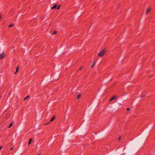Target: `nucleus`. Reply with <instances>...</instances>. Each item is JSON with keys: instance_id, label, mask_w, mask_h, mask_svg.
I'll use <instances>...</instances> for the list:
<instances>
[{"instance_id": "nucleus-1", "label": "nucleus", "mask_w": 155, "mask_h": 155, "mask_svg": "<svg viewBox=\"0 0 155 155\" xmlns=\"http://www.w3.org/2000/svg\"><path fill=\"white\" fill-rule=\"evenodd\" d=\"M105 51L104 49H103L97 54L99 57H102L104 54Z\"/></svg>"}, {"instance_id": "nucleus-2", "label": "nucleus", "mask_w": 155, "mask_h": 155, "mask_svg": "<svg viewBox=\"0 0 155 155\" xmlns=\"http://www.w3.org/2000/svg\"><path fill=\"white\" fill-rule=\"evenodd\" d=\"M5 56V53L3 52L1 54H0V58L1 59L3 58Z\"/></svg>"}, {"instance_id": "nucleus-3", "label": "nucleus", "mask_w": 155, "mask_h": 155, "mask_svg": "<svg viewBox=\"0 0 155 155\" xmlns=\"http://www.w3.org/2000/svg\"><path fill=\"white\" fill-rule=\"evenodd\" d=\"M116 98V97H115V96H114L113 97H112L111 99H110V100H109V102H111V101L113 100H114V99H115Z\"/></svg>"}, {"instance_id": "nucleus-4", "label": "nucleus", "mask_w": 155, "mask_h": 155, "mask_svg": "<svg viewBox=\"0 0 155 155\" xmlns=\"http://www.w3.org/2000/svg\"><path fill=\"white\" fill-rule=\"evenodd\" d=\"M150 8H148L147 10V11L146 12V14H147L150 11Z\"/></svg>"}, {"instance_id": "nucleus-5", "label": "nucleus", "mask_w": 155, "mask_h": 155, "mask_svg": "<svg viewBox=\"0 0 155 155\" xmlns=\"http://www.w3.org/2000/svg\"><path fill=\"white\" fill-rule=\"evenodd\" d=\"M55 118V117L54 116L50 120V122H51V121H53Z\"/></svg>"}, {"instance_id": "nucleus-6", "label": "nucleus", "mask_w": 155, "mask_h": 155, "mask_svg": "<svg viewBox=\"0 0 155 155\" xmlns=\"http://www.w3.org/2000/svg\"><path fill=\"white\" fill-rule=\"evenodd\" d=\"M57 7V5L55 4L51 8V9L55 8Z\"/></svg>"}, {"instance_id": "nucleus-7", "label": "nucleus", "mask_w": 155, "mask_h": 155, "mask_svg": "<svg viewBox=\"0 0 155 155\" xmlns=\"http://www.w3.org/2000/svg\"><path fill=\"white\" fill-rule=\"evenodd\" d=\"M18 69H19V67H18V66L16 68V70L15 72V74H16L18 72Z\"/></svg>"}, {"instance_id": "nucleus-8", "label": "nucleus", "mask_w": 155, "mask_h": 155, "mask_svg": "<svg viewBox=\"0 0 155 155\" xmlns=\"http://www.w3.org/2000/svg\"><path fill=\"white\" fill-rule=\"evenodd\" d=\"M32 139H30L29 140V141L28 143V145H29L31 143V141L32 140Z\"/></svg>"}, {"instance_id": "nucleus-9", "label": "nucleus", "mask_w": 155, "mask_h": 155, "mask_svg": "<svg viewBox=\"0 0 155 155\" xmlns=\"http://www.w3.org/2000/svg\"><path fill=\"white\" fill-rule=\"evenodd\" d=\"M81 96V94H80L78 95L77 96V100L79 99L80 98V97Z\"/></svg>"}, {"instance_id": "nucleus-10", "label": "nucleus", "mask_w": 155, "mask_h": 155, "mask_svg": "<svg viewBox=\"0 0 155 155\" xmlns=\"http://www.w3.org/2000/svg\"><path fill=\"white\" fill-rule=\"evenodd\" d=\"M95 63V61H94L93 64L91 66V68H93V67L94 66Z\"/></svg>"}, {"instance_id": "nucleus-11", "label": "nucleus", "mask_w": 155, "mask_h": 155, "mask_svg": "<svg viewBox=\"0 0 155 155\" xmlns=\"http://www.w3.org/2000/svg\"><path fill=\"white\" fill-rule=\"evenodd\" d=\"M29 97V96L28 95V96H27L26 97H25L24 99V100H26L27 98H28Z\"/></svg>"}, {"instance_id": "nucleus-12", "label": "nucleus", "mask_w": 155, "mask_h": 155, "mask_svg": "<svg viewBox=\"0 0 155 155\" xmlns=\"http://www.w3.org/2000/svg\"><path fill=\"white\" fill-rule=\"evenodd\" d=\"M14 25L13 24H11V25H10L9 26H8V27L9 28H10V27H12Z\"/></svg>"}, {"instance_id": "nucleus-13", "label": "nucleus", "mask_w": 155, "mask_h": 155, "mask_svg": "<svg viewBox=\"0 0 155 155\" xmlns=\"http://www.w3.org/2000/svg\"><path fill=\"white\" fill-rule=\"evenodd\" d=\"M60 7H61L60 5H58V6L57 7V10H59L60 9Z\"/></svg>"}, {"instance_id": "nucleus-14", "label": "nucleus", "mask_w": 155, "mask_h": 155, "mask_svg": "<svg viewBox=\"0 0 155 155\" xmlns=\"http://www.w3.org/2000/svg\"><path fill=\"white\" fill-rule=\"evenodd\" d=\"M12 123L10 124V125L9 126L8 128H9L10 127H11L12 126Z\"/></svg>"}, {"instance_id": "nucleus-15", "label": "nucleus", "mask_w": 155, "mask_h": 155, "mask_svg": "<svg viewBox=\"0 0 155 155\" xmlns=\"http://www.w3.org/2000/svg\"><path fill=\"white\" fill-rule=\"evenodd\" d=\"M56 33H57V31H54L53 32V33H52V35H54V34H56Z\"/></svg>"}, {"instance_id": "nucleus-16", "label": "nucleus", "mask_w": 155, "mask_h": 155, "mask_svg": "<svg viewBox=\"0 0 155 155\" xmlns=\"http://www.w3.org/2000/svg\"><path fill=\"white\" fill-rule=\"evenodd\" d=\"M83 68L82 67H81L79 69V71H80Z\"/></svg>"}, {"instance_id": "nucleus-17", "label": "nucleus", "mask_w": 155, "mask_h": 155, "mask_svg": "<svg viewBox=\"0 0 155 155\" xmlns=\"http://www.w3.org/2000/svg\"><path fill=\"white\" fill-rule=\"evenodd\" d=\"M130 110V108H127V110L128 111V110Z\"/></svg>"}, {"instance_id": "nucleus-18", "label": "nucleus", "mask_w": 155, "mask_h": 155, "mask_svg": "<svg viewBox=\"0 0 155 155\" xmlns=\"http://www.w3.org/2000/svg\"><path fill=\"white\" fill-rule=\"evenodd\" d=\"M14 147H12L11 148L10 150H13V148H14Z\"/></svg>"}, {"instance_id": "nucleus-19", "label": "nucleus", "mask_w": 155, "mask_h": 155, "mask_svg": "<svg viewBox=\"0 0 155 155\" xmlns=\"http://www.w3.org/2000/svg\"><path fill=\"white\" fill-rule=\"evenodd\" d=\"M121 137H120L119 138H118V140H120L121 139Z\"/></svg>"}, {"instance_id": "nucleus-20", "label": "nucleus", "mask_w": 155, "mask_h": 155, "mask_svg": "<svg viewBox=\"0 0 155 155\" xmlns=\"http://www.w3.org/2000/svg\"><path fill=\"white\" fill-rule=\"evenodd\" d=\"M2 146H1V147H0V150L2 149Z\"/></svg>"}, {"instance_id": "nucleus-21", "label": "nucleus", "mask_w": 155, "mask_h": 155, "mask_svg": "<svg viewBox=\"0 0 155 155\" xmlns=\"http://www.w3.org/2000/svg\"><path fill=\"white\" fill-rule=\"evenodd\" d=\"M49 124V123H46V124H45V125H47V124Z\"/></svg>"}, {"instance_id": "nucleus-22", "label": "nucleus", "mask_w": 155, "mask_h": 155, "mask_svg": "<svg viewBox=\"0 0 155 155\" xmlns=\"http://www.w3.org/2000/svg\"><path fill=\"white\" fill-rule=\"evenodd\" d=\"M2 16L0 15V19L1 18Z\"/></svg>"}, {"instance_id": "nucleus-23", "label": "nucleus", "mask_w": 155, "mask_h": 155, "mask_svg": "<svg viewBox=\"0 0 155 155\" xmlns=\"http://www.w3.org/2000/svg\"><path fill=\"white\" fill-rule=\"evenodd\" d=\"M144 96H141V97H143Z\"/></svg>"}, {"instance_id": "nucleus-24", "label": "nucleus", "mask_w": 155, "mask_h": 155, "mask_svg": "<svg viewBox=\"0 0 155 155\" xmlns=\"http://www.w3.org/2000/svg\"><path fill=\"white\" fill-rule=\"evenodd\" d=\"M41 154V153H40L39 154H38V155H40Z\"/></svg>"}, {"instance_id": "nucleus-25", "label": "nucleus", "mask_w": 155, "mask_h": 155, "mask_svg": "<svg viewBox=\"0 0 155 155\" xmlns=\"http://www.w3.org/2000/svg\"><path fill=\"white\" fill-rule=\"evenodd\" d=\"M90 27H91V26H90V27H89V28H90Z\"/></svg>"}]
</instances>
